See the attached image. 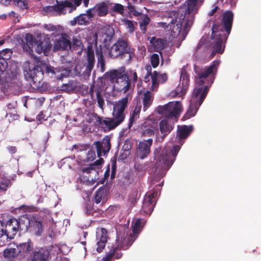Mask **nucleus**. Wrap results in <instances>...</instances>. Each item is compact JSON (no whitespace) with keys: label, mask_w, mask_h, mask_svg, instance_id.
<instances>
[{"label":"nucleus","mask_w":261,"mask_h":261,"mask_svg":"<svg viewBox=\"0 0 261 261\" xmlns=\"http://www.w3.org/2000/svg\"><path fill=\"white\" fill-rule=\"evenodd\" d=\"M204 0H186L182 9V12H170L169 20L160 22V26L170 32L173 38L177 37L180 34L185 37L193 24L195 15L198 12Z\"/></svg>","instance_id":"nucleus-1"},{"label":"nucleus","mask_w":261,"mask_h":261,"mask_svg":"<svg viewBox=\"0 0 261 261\" xmlns=\"http://www.w3.org/2000/svg\"><path fill=\"white\" fill-rule=\"evenodd\" d=\"M89 93L92 97L93 96L94 93H96L98 106L101 109L103 110L105 101L102 95V90L101 88L98 87L94 89V85H92L90 88Z\"/></svg>","instance_id":"nucleus-25"},{"label":"nucleus","mask_w":261,"mask_h":261,"mask_svg":"<svg viewBox=\"0 0 261 261\" xmlns=\"http://www.w3.org/2000/svg\"><path fill=\"white\" fill-rule=\"evenodd\" d=\"M56 5L59 8L62 14H65L67 10L71 13L76 9V6H74L71 2L67 0H56Z\"/></svg>","instance_id":"nucleus-24"},{"label":"nucleus","mask_w":261,"mask_h":261,"mask_svg":"<svg viewBox=\"0 0 261 261\" xmlns=\"http://www.w3.org/2000/svg\"><path fill=\"white\" fill-rule=\"evenodd\" d=\"M153 100V97L150 91H147L144 94L143 98V110L145 111L147 110L152 104Z\"/></svg>","instance_id":"nucleus-34"},{"label":"nucleus","mask_w":261,"mask_h":261,"mask_svg":"<svg viewBox=\"0 0 261 261\" xmlns=\"http://www.w3.org/2000/svg\"><path fill=\"white\" fill-rule=\"evenodd\" d=\"M207 94V90L206 88L204 90L202 88H194L191 99L190 101L189 108L184 117L189 119L195 116Z\"/></svg>","instance_id":"nucleus-6"},{"label":"nucleus","mask_w":261,"mask_h":261,"mask_svg":"<svg viewBox=\"0 0 261 261\" xmlns=\"http://www.w3.org/2000/svg\"><path fill=\"white\" fill-rule=\"evenodd\" d=\"M233 13L231 11H226L222 14V18L220 23H215L212 25V31H224V38L228 37L232 26Z\"/></svg>","instance_id":"nucleus-9"},{"label":"nucleus","mask_w":261,"mask_h":261,"mask_svg":"<svg viewBox=\"0 0 261 261\" xmlns=\"http://www.w3.org/2000/svg\"><path fill=\"white\" fill-rule=\"evenodd\" d=\"M131 148H132V145L130 143H125L124 144V145L122 146V149L124 151H127V152H131Z\"/></svg>","instance_id":"nucleus-58"},{"label":"nucleus","mask_w":261,"mask_h":261,"mask_svg":"<svg viewBox=\"0 0 261 261\" xmlns=\"http://www.w3.org/2000/svg\"><path fill=\"white\" fill-rule=\"evenodd\" d=\"M96 158L95 151L92 149H90L87 153V161H93Z\"/></svg>","instance_id":"nucleus-48"},{"label":"nucleus","mask_w":261,"mask_h":261,"mask_svg":"<svg viewBox=\"0 0 261 261\" xmlns=\"http://www.w3.org/2000/svg\"><path fill=\"white\" fill-rule=\"evenodd\" d=\"M130 152H127V151H124L121 150L120 154L118 157V160H125L130 155Z\"/></svg>","instance_id":"nucleus-51"},{"label":"nucleus","mask_w":261,"mask_h":261,"mask_svg":"<svg viewBox=\"0 0 261 261\" xmlns=\"http://www.w3.org/2000/svg\"><path fill=\"white\" fill-rule=\"evenodd\" d=\"M18 253L20 252L29 253L33 249V243L29 239L27 242L20 243L16 248Z\"/></svg>","instance_id":"nucleus-32"},{"label":"nucleus","mask_w":261,"mask_h":261,"mask_svg":"<svg viewBox=\"0 0 261 261\" xmlns=\"http://www.w3.org/2000/svg\"><path fill=\"white\" fill-rule=\"evenodd\" d=\"M111 138L109 136H106L101 141H96L93 143L95 145L97 151V156L99 159L96 160L94 164L95 166L100 165L103 163L104 160L102 158H100L101 156H105L109 152L111 144L110 143Z\"/></svg>","instance_id":"nucleus-12"},{"label":"nucleus","mask_w":261,"mask_h":261,"mask_svg":"<svg viewBox=\"0 0 261 261\" xmlns=\"http://www.w3.org/2000/svg\"><path fill=\"white\" fill-rule=\"evenodd\" d=\"M18 255V250L15 248L8 247L4 251V256L7 261H13Z\"/></svg>","instance_id":"nucleus-29"},{"label":"nucleus","mask_w":261,"mask_h":261,"mask_svg":"<svg viewBox=\"0 0 261 261\" xmlns=\"http://www.w3.org/2000/svg\"><path fill=\"white\" fill-rule=\"evenodd\" d=\"M109 79L112 83H116L119 87H117L118 90H128L130 86V82L127 75L124 70L121 69L113 70L110 72Z\"/></svg>","instance_id":"nucleus-10"},{"label":"nucleus","mask_w":261,"mask_h":261,"mask_svg":"<svg viewBox=\"0 0 261 261\" xmlns=\"http://www.w3.org/2000/svg\"><path fill=\"white\" fill-rule=\"evenodd\" d=\"M135 49L132 48L127 41L119 39L111 47L109 54L113 59H123L127 57L128 61L135 56Z\"/></svg>","instance_id":"nucleus-4"},{"label":"nucleus","mask_w":261,"mask_h":261,"mask_svg":"<svg viewBox=\"0 0 261 261\" xmlns=\"http://www.w3.org/2000/svg\"><path fill=\"white\" fill-rule=\"evenodd\" d=\"M145 69L147 72L146 74L152 75V73L151 72L152 68L151 65H150L149 64L146 65Z\"/></svg>","instance_id":"nucleus-63"},{"label":"nucleus","mask_w":261,"mask_h":261,"mask_svg":"<svg viewBox=\"0 0 261 261\" xmlns=\"http://www.w3.org/2000/svg\"><path fill=\"white\" fill-rule=\"evenodd\" d=\"M114 10L115 12H117L120 14H122L123 13L124 7L121 4H116L114 6Z\"/></svg>","instance_id":"nucleus-55"},{"label":"nucleus","mask_w":261,"mask_h":261,"mask_svg":"<svg viewBox=\"0 0 261 261\" xmlns=\"http://www.w3.org/2000/svg\"><path fill=\"white\" fill-rule=\"evenodd\" d=\"M14 5L19 7L21 9H25L28 7L26 0H12Z\"/></svg>","instance_id":"nucleus-44"},{"label":"nucleus","mask_w":261,"mask_h":261,"mask_svg":"<svg viewBox=\"0 0 261 261\" xmlns=\"http://www.w3.org/2000/svg\"><path fill=\"white\" fill-rule=\"evenodd\" d=\"M89 18L85 13L81 14L79 16L75 17L70 22V24L74 26L76 24L79 25H86L89 23Z\"/></svg>","instance_id":"nucleus-30"},{"label":"nucleus","mask_w":261,"mask_h":261,"mask_svg":"<svg viewBox=\"0 0 261 261\" xmlns=\"http://www.w3.org/2000/svg\"><path fill=\"white\" fill-rule=\"evenodd\" d=\"M168 79V75L166 73L159 74L158 80L159 82L163 84L165 83Z\"/></svg>","instance_id":"nucleus-57"},{"label":"nucleus","mask_w":261,"mask_h":261,"mask_svg":"<svg viewBox=\"0 0 261 261\" xmlns=\"http://www.w3.org/2000/svg\"><path fill=\"white\" fill-rule=\"evenodd\" d=\"M135 240V238L132 233L128 236H125L124 233L123 235H121L120 233H117V237L115 242L117 244L123 245L122 247H123V248H121L125 250L129 248L134 242Z\"/></svg>","instance_id":"nucleus-22"},{"label":"nucleus","mask_w":261,"mask_h":261,"mask_svg":"<svg viewBox=\"0 0 261 261\" xmlns=\"http://www.w3.org/2000/svg\"><path fill=\"white\" fill-rule=\"evenodd\" d=\"M33 57L35 60L36 65L32 69H31V67L29 66V69H27L26 67L24 75L28 80H32L33 81L34 87L38 88L42 85L44 72L42 67L39 65L40 61L37 58Z\"/></svg>","instance_id":"nucleus-7"},{"label":"nucleus","mask_w":261,"mask_h":261,"mask_svg":"<svg viewBox=\"0 0 261 261\" xmlns=\"http://www.w3.org/2000/svg\"><path fill=\"white\" fill-rule=\"evenodd\" d=\"M108 194L107 188L105 186H102L97 190L94 195V201L98 204L101 201L106 199Z\"/></svg>","instance_id":"nucleus-26"},{"label":"nucleus","mask_w":261,"mask_h":261,"mask_svg":"<svg viewBox=\"0 0 261 261\" xmlns=\"http://www.w3.org/2000/svg\"><path fill=\"white\" fill-rule=\"evenodd\" d=\"M7 149L9 151V152L11 154H14L17 152V148L15 146H8Z\"/></svg>","instance_id":"nucleus-62"},{"label":"nucleus","mask_w":261,"mask_h":261,"mask_svg":"<svg viewBox=\"0 0 261 261\" xmlns=\"http://www.w3.org/2000/svg\"><path fill=\"white\" fill-rule=\"evenodd\" d=\"M125 25L128 29L129 32L133 33L135 30L134 24L132 21L130 20H125L124 21Z\"/></svg>","instance_id":"nucleus-46"},{"label":"nucleus","mask_w":261,"mask_h":261,"mask_svg":"<svg viewBox=\"0 0 261 261\" xmlns=\"http://www.w3.org/2000/svg\"><path fill=\"white\" fill-rule=\"evenodd\" d=\"M87 62L85 64V73L88 76H89L91 74V72L95 64L94 50L91 45H88L87 47Z\"/></svg>","instance_id":"nucleus-20"},{"label":"nucleus","mask_w":261,"mask_h":261,"mask_svg":"<svg viewBox=\"0 0 261 261\" xmlns=\"http://www.w3.org/2000/svg\"><path fill=\"white\" fill-rule=\"evenodd\" d=\"M31 224L35 231V234L38 236H41L43 231V226L42 222L40 221L34 220L32 221Z\"/></svg>","instance_id":"nucleus-36"},{"label":"nucleus","mask_w":261,"mask_h":261,"mask_svg":"<svg viewBox=\"0 0 261 261\" xmlns=\"http://www.w3.org/2000/svg\"><path fill=\"white\" fill-rule=\"evenodd\" d=\"M150 43L153 46L155 51L162 54L161 51L165 47V39L156 38L155 37H152L150 39Z\"/></svg>","instance_id":"nucleus-27"},{"label":"nucleus","mask_w":261,"mask_h":261,"mask_svg":"<svg viewBox=\"0 0 261 261\" xmlns=\"http://www.w3.org/2000/svg\"><path fill=\"white\" fill-rule=\"evenodd\" d=\"M141 222L140 219L136 220L135 223H132V235L135 237L136 234H137L141 228Z\"/></svg>","instance_id":"nucleus-39"},{"label":"nucleus","mask_w":261,"mask_h":261,"mask_svg":"<svg viewBox=\"0 0 261 261\" xmlns=\"http://www.w3.org/2000/svg\"><path fill=\"white\" fill-rule=\"evenodd\" d=\"M191 132H177L176 137L175 138V141L182 145L184 141H182L186 139L190 135Z\"/></svg>","instance_id":"nucleus-38"},{"label":"nucleus","mask_w":261,"mask_h":261,"mask_svg":"<svg viewBox=\"0 0 261 261\" xmlns=\"http://www.w3.org/2000/svg\"><path fill=\"white\" fill-rule=\"evenodd\" d=\"M23 42L29 44L34 45L36 43L37 40L32 34L28 33L25 35L24 40Z\"/></svg>","instance_id":"nucleus-42"},{"label":"nucleus","mask_w":261,"mask_h":261,"mask_svg":"<svg viewBox=\"0 0 261 261\" xmlns=\"http://www.w3.org/2000/svg\"><path fill=\"white\" fill-rule=\"evenodd\" d=\"M137 119H138L130 116L129 118V122H128V126H127V127L126 129H129L131 128V127L132 126V125H133L134 123Z\"/></svg>","instance_id":"nucleus-59"},{"label":"nucleus","mask_w":261,"mask_h":261,"mask_svg":"<svg viewBox=\"0 0 261 261\" xmlns=\"http://www.w3.org/2000/svg\"><path fill=\"white\" fill-rule=\"evenodd\" d=\"M122 246L123 245L117 244L115 241L109 244L108 246L109 251L99 261H114V259H120L123 256L121 248H123Z\"/></svg>","instance_id":"nucleus-14"},{"label":"nucleus","mask_w":261,"mask_h":261,"mask_svg":"<svg viewBox=\"0 0 261 261\" xmlns=\"http://www.w3.org/2000/svg\"><path fill=\"white\" fill-rule=\"evenodd\" d=\"M149 22H150L149 18L148 17L146 16L142 20V21L140 22V24L147 25L149 24Z\"/></svg>","instance_id":"nucleus-64"},{"label":"nucleus","mask_w":261,"mask_h":261,"mask_svg":"<svg viewBox=\"0 0 261 261\" xmlns=\"http://www.w3.org/2000/svg\"><path fill=\"white\" fill-rule=\"evenodd\" d=\"M168 132H156V140L159 142H162L164 137L167 135Z\"/></svg>","instance_id":"nucleus-47"},{"label":"nucleus","mask_w":261,"mask_h":261,"mask_svg":"<svg viewBox=\"0 0 261 261\" xmlns=\"http://www.w3.org/2000/svg\"><path fill=\"white\" fill-rule=\"evenodd\" d=\"M180 85L176 89L177 93H181V95L185 94L188 90L189 85V76L188 75L186 69L182 67L180 70Z\"/></svg>","instance_id":"nucleus-18"},{"label":"nucleus","mask_w":261,"mask_h":261,"mask_svg":"<svg viewBox=\"0 0 261 261\" xmlns=\"http://www.w3.org/2000/svg\"><path fill=\"white\" fill-rule=\"evenodd\" d=\"M45 72H46V73H47V74L51 73L53 75L55 74V72L54 70V68L50 66H46Z\"/></svg>","instance_id":"nucleus-60"},{"label":"nucleus","mask_w":261,"mask_h":261,"mask_svg":"<svg viewBox=\"0 0 261 261\" xmlns=\"http://www.w3.org/2000/svg\"><path fill=\"white\" fill-rule=\"evenodd\" d=\"M108 6L105 2L98 3L94 6L95 11L100 17L106 16L108 12Z\"/></svg>","instance_id":"nucleus-33"},{"label":"nucleus","mask_w":261,"mask_h":261,"mask_svg":"<svg viewBox=\"0 0 261 261\" xmlns=\"http://www.w3.org/2000/svg\"><path fill=\"white\" fill-rule=\"evenodd\" d=\"M96 13L95 11L94 7L92 8L89 9L87 10L86 13L85 14L87 15L88 18H89V20H91L92 18L93 17L94 14Z\"/></svg>","instance_id":"nucleus-54"},{"label":"nucleus","mask_w":261,"mask_h":261,"mask_svg":"<svg viewBox=\"0 0 261 261\" xmlns=\"http://www.w3.org/2000/svg\"><path fill=\"white\" fill-rule=\"evenodd\" d=\"M110 164L111 165V178L112 179L114 178L115 176V173L116 171V168H117V159L116 157L113 156L111 158Z\"/></svg>","instance_id":"nucleus-41"},{"label":"nucleus","mask_w":261,"mask_h":261,"mask_svg":"<svg viewBox=\"0 0 261 261\" xmlns=\"http://www.w3.org/2000/svg\"><path fill=\"white\" fill-rule=\"evenodd\" d=\"M180 149L179 145H175L173 148L165 147L159 156H155L156 160L155 167L162 170H167L173 164L176 156Z\"/></svg>","instance_id":"nucleus-3"},{"label":"nucleus","mask_w":261,"mask_h":261,"mask_svg":"<svg viewBox=\"0 0 261 261\" xmlns=\"http://www.w3.org/2000/svg\"><path fill=\"white\" fill-rule=\"evenodd\" d=\"M224 31H212L210 41V46L213 51L210 55V57L213 58L216 54H222L225 49V43L228 38H224Z\"/></svg>","instance_id":"nucleus-8"},{"label":"nucleus","mask_w":261,"mask_h":261,"mask_svg":"<svg viewBox=\"0 0 261 261\" xmlns=\"http://www.w3.org/2000/svg\"><path fill=\"white\" fill-rule=\"evenodd\" d=\"M129 97L130 96L128 94L125 97L114 103L112 115L116 119H120L122 121H124L125 117L124 112L127 107Z\"/></svg>","instance_id":"nucleus-13"},{"label":"nucleus","mask_w":261,"mask_h":261,"mask_svg":"<svg viewBox=\"0 0 261 261\" xmlns=\"http://www.w3.org/2000/svg\"><path fill=\"white\" fill-rule=\"evenodd\" d=\"M108 231L104 228H101L96 232V250L99 253L104 249L108 241Z\"/></svg>","instance_id":"nucleus-19"},{"label":"nucleus","mask_w":261,"mask_h":261,"mask_svg":"<svg viewBox=\"0 0 261 261\" xmlns=\"http://www.w3.org/2000/svg\"><path fill=\"white\" fill-rule=\"evenodd\" d=\"M152 144V140L151 139L139 143L137 149V155L140 159H143L147 156L150 152Z\"/></svg>","instance_id":"nucleus-21"},{"label":"nucleus","mask_w":261,"mask_h":261,"mask_svg":"<svg viewBox=\"0 0 261 261\" xmlns=\"http://www.w3.org/2000/svg\"><path fill=\"white\" fill-rule=\"evenodd\" d=\"M66 35L61 37L55 43L54 48L57 50H65L71 48V41Z\"/></svg>","instance_id":"nucleus-23"},{"label":"nucleus","mask_w":261,"mask_h":261,"mask_svg":"<svg viewBox=\"0 0 261 261\" xmlns=\"http://www.w3.org/2000/svg\"><path fill=\"white\" fill-rule=\"evenodd\" d=\"M182 106L180 102H170L164 106L158 107L157 112L159 114L164 115L168 119L177 118L181 112ZM174 123L169 119H163L160 122V130H172Z\"/></svg>","instance_id":"nucleus-2"},{"label":"nucleus","mask_w":261,"mask_h":261,"mask_svg":"<svg viewBox=\"0 0 261 261\" xmlns=\"http://www.w3.org/2000/svg\"><path fill=\"white\" fill-rule=\"evenodd\" d=\"M51 250L47 247L36 248L33 251L30 261H49L51 259Z\"/></svg>","instance_id":"nucleus-15"},{"label":"nucleus","mask_w":261,"mask_h":261,"mask_svg":"<svg viewBox=\"0 0 261 261\" xmlns=\"http://www.w3.org/2000/svg\"><path fill=\"white\" fill-rule=\"evenodd\" d=\"M93 171L94 172L96 171L95 167H94V164H90L89 166L84 167L82 169V172L87 174L91 173Z\"/></svg>","instance_id":"nucleus-52"},{"label":"nucleus","mask_w":261,"mask_h":261,"mask_svg":"<svg viewBox=\"0 0 261 261\" xmlns=\"http://www.w3.org/2000/svg\"><path fill=\"white\" fill-rule=\"evenodd\" d=\"M18 222L17 219L12 218L7 221L5 227L2 229V231L7 238L13 239L18 232Z\"/></svg>","instance_id":"nucleus-17"},{"label":"nucleus","mask_w":261,"mask_h":261,"mask_svg":"<svg viewBox=\"0 0 261 261\" xmlns=\"http://www.w3.org/2000/svg\"><path fill=\"white\" fill-rule=\"evenodd\" d=\"M159 77V73L156 71H154L152 75V84L151 90L153 91L155 88H157L159 86V82H158Z\"/></svg>","instance_id":"nucleus-40"},{"label":"nucleus","mask_w":261,"mask_h":261,"mask_svg":"<svg viewBox=\"0 0 261 261\" xmlns=\"http://www.w3.org/2000/svg\"><path fill=\"white\" fill-rule=\"evenodd\" d=\"M219 61H214L212 64L205 67L202 70H200L198 67L195 66L194 71L200 80L197 84V85L195 86L194 88H202L203 90L206 88L208 92L209 88L207 85H204L205 83L204 80L209 77L210 79V84L213 83L215 75L217 72V67L219 66Z\"/></svg>","instance_id":"nucleus-5"},{"label":"nucleus","mask_w":261,"mask_h":261,"mask_svg":"<svg viewBox=\"0 0 261 261\" xmlns=\"http://www.w3.org/2000/svg\"><path fill=\"white\" fill-rule=\"evenodd\" d=\"M155 194L154 192L146 194L140 211L141 214L150 215L152 213L156 204Z\"/></svg>","instance_id":"nucleus-16"},{"label":"nucleus","mask_w":261,"mask_h":261,"mask_svg":"<svg viewBox=\"0 0 261 261\" xmlns=\"http://www.w3.org/2000/svg\"><path fill=\"white\" fill-rule=\"evenodd\" d=\"M5 61L4 58H2L0 59V75L3 73L5 67H4V64H5Z\"/></svg>","instance_id":"nucleus-61"},{"label":"nucleus","mask_w":261,"mask_h":261,"mask_svg":"<svg viewBox=\"0 0 261 261\" xmlns=\"http://www.w3.org/2000/svg\"><path fill=\"white\" fill-rule=\"evenodd\" d=\"M141 111V106H137L134 109L132 113H130V116L137 119L139 118L140 113Z\"/></svg>","instance_id":"nucleus-50"},{"label":"nucleus","mask_w":261,"mask_h":261,"mask_svg":"<svg viewBox=\"0 0 261 261\" xmlns=\"http://www.w3.org/2000/svg\"><path fill=\"white\" fill-rule=\"evenodd\" d=\"M18 222V231L27 232L31 225L30 220L27 217H22L17 219Z\"/></svg>","instance_id":"nucleus-28"},{"label":"nucleus","mask_w":261,"mask_h":261,"mask_svg":"<svg viewBox=\"0 0 261 261\" xmlns=\"http://www.w3.org/2000/svg\"><path fill=\"white\" fill-rule=\"evenodd\" d=\"M42 13L43 15H54L57 14H62L59 8L56 5L54 6H48L44 7L42 9Z\"/></svg>","instance_id":"nucleus-31"},{"label":"nucleus","mask_w":261,"mask_h":261,"mask_svg":"<svg viewBox=\"0 0 261 261\" xmlns=\"http://www.w3.org/2000/svg\"><path fill=\"white\" fill-rule=\"evenodd\" d=\"M97 66L98 68L100 67V70L101 72H103L106 69V61L105 60L102 51H100L97 53Z\"/></svg>","instance_id":"nucleus-37"},{"label":"nucleus","mask_w":261,"mask_h":261,"mask_svg":"<svg viewBox=\"0 0 261 261\" xmlns=\"http://www.w3.org/2000/svg\"><path fill=\"white\" fill-rule=\"evenodd\" d=\"M127 9L129 12L133 13L135 16H139L140 15V13L137 12L135 7L130 5L129 3L128 4Z\"/></svg>","instance_id":"nucleus-56"},{"label":"nucleus","mask_w":261,"mask_h":261,"mask_svg":"<svg viewBox=\"0 0 261 261\" xmlns=\"http://www.w3.org/2000/svg\"><path fill=\"white\" fill-rule=\"evenodd\" d=\"M44 28L49 32H57L58 30L57 27L52 24H45Z\"/></svg>","instance_id":"nucleus-49"},{"label":"nucleus","mask_w":261,"mask_h":261,"mask_svg":"<svg viewBox=\"0 0 261 261\" xmlns=\"http://www.w3.org/2000/svg\"><path fill=\"white\" fill-rule=\"evenodd\" d=\"M159 56L156 54H153L150 58L151 66L153 68H156L159 64Z\"/></svg>","instance_id":"nucleus-43"},{"label":"nucleus","mask_w":261,"mask_h":261,"mask_svg":"<svg viewBox=\"0 0 261 261\" xmlns=\"http://www.w3.org/2000/svg\"><path fill=\"white\" fill-rule=\"evenodd\" d=\"M88 122L93 123L94 125L107 127L109 130L114 129L123 121L120 119H116L115 117L113 118H106L103 120L96 113H93L89 115Z\"/></svg>","instance_id":"nucleus-11"},{"label":"nucleus","mask_w":261,"mask_h":261,"mask_svg":"<svg viewBox=\"0 0 261 261\" xmlns=\"http://www.w3.org/2000/svg\"><path fill=\"white\" fill-rule=\"evenodd\" d=\"M33 45L23 42L22 48L23 50L27 52L30 55L33 56Z\"/></svg>","instance_id":"nucleus-45"},{"label":"nucleus","mask_w":261,"mask_h":261,"mask_svg":"<svg viewBox=\"0 0 261 261\" xmlns=\"http://www.w3.org/2000/svg\"><path fill=\"white\" fill-rule=\"evenodd\" d=\"M77 82L74 80H70L66 84H63L62 86V90L70 92L78 88Z\"/></svg>","instance_id":"nucleus-35"},{"label":"nucleus","mask_w":261,"mask_h":261,"mask_svg":"<svg viewBox=\"0 0 261 261\" xmlns=\"http://www.w3.org/2000/svg\"><path fill=\"white\" fill-rule=\"evenodd\" d=\"M194 128V126L193 125H182L181 126H178L177 130H193Z\"/></svg>","instance_id":"nucleus-53"}]
</instances>
